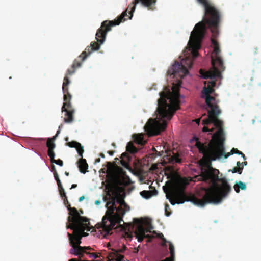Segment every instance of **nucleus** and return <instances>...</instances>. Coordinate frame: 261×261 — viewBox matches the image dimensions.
I'll return each instance as SVG.
<instances>
[{"label":"nucleus","instance_id":"f257e3e1","mask_svg":"<svg viewBox=\"0 0 261 261\" xmlns=\"http://www.w3.org/2000/svg\"><path fill=\"white\" fill-rule=\"evenodd\" d=\"M219 171L211 166L201 168L200 174L193 178H182L177 190L171 189L166 197L172 205L191 201L203 206L207 203H220L231 191L225 177L219 176Z\"/></svg>","mask_w":261,"mask_h":261},{"label":"nucleus","instance_id":"f03ea898","mask_svg":"<svg viewBox=\"0 0 261 261\" xmlns=\"http://www.w3.org/2000/svg\"><path fill=\"white\" fill-rule=\"evenodd\" d=\"M205 3H200L204 7V15L203 20L197 23L192 31L188 45L192 56V59L198 56L197 49L200 47V41L205 35L207 28H210L213 34L211 38L213 51L211 55L212 68L207 71L200 70V74L203 79H210L207 82L206 87H204L203 92L206 100V89L210 88L212 90L208 94L214 92V87L216 84L217 78H221V72L225 70L223 61L221 56V50L218 42L215 39L218 35V28L221 21V15L219 11L213 6L208 0H205Z\"/></svg>","mask_w":261,"mask_h":261},{"label":"nucleus","instance_id":"7ed1b4c3","mask_svg":"<svg viewBox=\"0 0 261 261\" xmlns=\"http://www.w3.org/2000/svg\"><path fill=\"white\" fill-rule=\"evenodd\" d=\"M210 88L206 89V103L207 105V117L202 120L204 125L203 131L204 132H213L215 128H209L205 125L213 124L218 128L217 131L212 136V138L208 143H203L196 139V146L199 149L200 153H202L204 157L210 161H215L220 159L223 156L227 159L231 154L230 152L225 153L224 147V133L223 129V122L219 119L221 114V110L218 106L220 100L216 97L209 95L212 92Z\"/></svg>","mask_w":261,"mask_h":261},{"label":"nucleus","instance_id":"20e7f679","mask_svg":"<svg viewBox=\"0 0 261 261\" xmlns=\"http://www.w3.org/2000/svg\"><path fill=\"white\" fill-rule=\"evenodd\" d=\"M181 81L178 80L173 84L172 91L166 87L160 92V97L158 100V108L156 111V117L154 119H149L145 124V130L150 135H158L167 127V120H170L175 111L179 108V89Z\"/></svg>","mask_w":261,"mask_h":261},{"label":"nucleus","instance_id":"39448f33","mask_svg":"<svg viewBox=\"0 0 261 261\" xmlns=\"http://www.w3.org/2000/svg\"><path fill=\"white\" fill-rule=\"evenodd\" d=\"M107 189L108 193L112 195V200L106 204L108 210L102 217V222L95 226L97 229H101L105 234H108L116 224H118V227L121 230H126L121 222L123 221V217L126 212L129 210V206L123 199L125 193L123 187L112 182L108 185Z\"/></svg>","mask_w":261,"mask_h":261},{"label":"nucleus","instance_id":"423d86ee","mask_svg":"<svg viewBox=\"0 0 261 261\" xmlns=\"http://www.w3.org/2000/svg\"><path fill=\"white\" fill-rule=\"evenodd\" d=\"M197 1L199 3H205V0ZM156 2V0H135V2L130 4L126 10L118 16L116 19L111 21H103L101 23V28L98 31L97 36L102 38L100 40H101V42H102L105 39L106 33L111 31L112 27L118 25L121 22L132 18L137 4L140 2L144 6L149 8L151 5L155 4Z\"/></svg>","mask_w":261,"mask_h":261},{"label":"nucleus","instance_id":"0eeeda50","mask_svg":"<svg viewBox=\"0 0 261 261\" xmlns=\"http://www.w3.org/2000/svg\"><path fill=\"white\" fill-rule=\"evenodd\" d=\"M101 28V26L97 30L96 34V39L97 40V42H92L90 43V46H88L85 48V51H83L78 57V58L75 59L71 68L67 70L66 75L64 78V82L62 85V91L64 94V100H71L72 97V96L68 90V86L70 83V81L69 78L67 77V75H70L73 74L75 71L76 68H79L81 66L82 63L85 60V59L89 55H90L92 51L98 50L100 48V44H102L105 41L106 38H105L103 41L101 42V40L100 39H102V38L97 36L98 31ZM108 32H107L106 34H107ZM106 36L107 34H106L105 37H106Z\"/></svg>","mask_w":261,"mask_h":261},{"label":"nucleus","instance_id":"6e6552de","mask_svg":"<svg viewBox=\"0 0 261 261\" xmlns=\"http://www.w3.org/2000/svg\"><path fill=\"white\" fill-rule=\"evenodd\" d=\"M66 206L70 215L68 217L69 224L67 226V228L73 229L77 227L82 230L85 225H90L89 220L86 217L81 216L76 208L71 207L69 203H67Z\"/></svg>","mask_w":261,"mask_h":261},{"label":"nucleus","instance_id":"1a4fd4ad","mask_svg":"<svg viewBox=\"0 0 261 261\" xmlns=\"http://www.w3.org/2000/svg\"><path fill=\"white\" fill-rule=\"evenodd\" d=\"M193 63V60L191 57H186L181 62H175L172 67L168 70L167 73L173 75V77L178 76L182 78L188 73V69L191 68Z\"/></svg>","mask_w":261,"mask_h":261},{"label":"nucleus","instance_id":"9d476101","mask_svg":"<svg viewBox=\"0 0 261 261\" xmlns=\"http://www.w3.org/2000/svg\"><path fill=\"white\" fill-rule=\"evenodd\" d=\"M70 100H64V102L62 107V112L66 113L65 117L64 119V121L66 123H71L74 119L73 115L75 111L71 104Z\"/></svg>","mask_w":261,"mask_h":261},{"label":"nucleus","instance_id":"9b49d317","mask_svg":"<svg viewBox=\"0 0 261 261\" xmlns=\"http://www.w3.org/2000/svg\"><path fill=\"white\" fill-rule=\"evenodd\" d=\"M83 229H80L77 227H75L73 229V236H72V239L74 243L77 246H80V244L81 243V239L82 238L81 236V232L84 231L85 230L87 231H90L91 229H93L94 227L93 226H90V225H85L83 227Z\"/></svg>","mask_w":261,"mask_h":261},{"label":"nucleus","instance_id":"f8f14e48","mask_svg":"<svg viewBox=\"0 0 261 261\" xmlns=\"http://www.w3.org/2000/svg\"><path fill=\"white\" fill-rule=\"evenodd\" d=\"M151 232V231L145 229L142 225H139L135 232L136 237L138 239V241L139 242H142L143 239L145 238H148L149 239H151L153 238V236H150L149 234H146V232Z\"/></svg>","mask_w":261,"mask_h":261},{"label":"nucleus","instance_id":"ddd939ff","mask_svg":"<svg viewBox=\"0 0 261 261\" xmlns=\"http://www.w3.org/2000/svg\"><path fill=\"white\" fill-rule=\"evenodd\" d=\"M164 161L170 164H175L181 163V159L179 158L178 153L172 152V155H171V152H169L167 153V155L164 157Z\"/></svg>","mask_w":261,"mask_h":261},{"label":"nucleus","instance_id":"4468645a","mask_svg":"<svg viewBox=\"0 0 261 261\" xmlns=\"http://www.w3.org/2000/svg\"><path fill=\"white\" fill-rule=\"evenodd\" d=\"M68 236L69 237V239L70 241V243L71 245L72 246V248L70 249V252L71 254H73L75 255L78 256H81V251L82 250V248L80 246H77L76 244L74 243L72 239V234L68 233Z\"/></svg>","mask_w":261,"mask_h":261},{"label":"nucleus","instance_id":"2eb2a0df","mask_svg":"<svg viewBox=\"0 0 261 261\" xmlns=\"http://www.w3.org/2000/svg\"><path fill=\"white\" fill-rule=\"evenodd\" d=\"M67 145L70 147L75 148L79 155L81 157H83V153L84 152V150L83 146H82L80 143L75 141H72L71 142H68Z\"/></svg>","mask_w":261,"mask_h":261},{"label":"nucleus","instance_id":"dca6fc26","mask_svg":"<svg viewBox=\"0 0 261 261\" xmlns=\"http://www.w3.org/2000/svg\"><path fill=\"white\" fill-rule=\"evenodd\" d=\"M77 163L79 170L81 173L85 174L87 172L88 165L85 159H83V157H81V159L77 161Z\"/></svg>","mask_w":261,"mask_h":261},{"label":"nucleus","instance_id":"f3484780","mask_svg":"<svg viewBox=\"0 0 261 261\" xmlns=\"http://www.w3.org/2000/svg\"><path fill=\"white\" fill-rule=\"evenodd\" d=\"M57 181V183L58 186L59 191L61 197L63 199L64 203L65 205H66L67 203H68V201L67 200V197L66 195V193L65 192L64 189L62 185L60 179H58Z\"/></svg>","mask_w":261,"mask_h":261},{"label":"nucleus","instance_id":"a211bd4d","mask_svg":"<svg viewBox=\"0 0 261 261\" xmlns=\"http://www.w3.org/2000/svg\"><path fill=\"white\" fill-rule=\"evenodd\" d=\"M46 146L48 147L47 154L49 157L55 156L54 149L55 148L56 145L55 143L51 141V139L48 138Z\"/></svg>","mask_w":261,"mask_h":261},{"label":"nucleus","instance_id":"6ab92c4d","mask_svg":"<svg viewBox=\"0 0 261 261\" xmlns=\"http://www.w3.org/2000/svg\"><path fill=\"white\" fill-rule=\"evenodd\" d=\"M111 257V260H115L116 261H123L124 256L119 253V251H114L113 252L110 254Z\"/></svg>","mask_w":261,"mask_h":261},{"label":"nucleus","instance_id":"aec40b11","mask_svg":"<svg viewBox=\"0 0 261 261\" xmlns=\"http://www.w3.org/2000/svg\"><path fill=\"white\" fill-rule=\"evenodd\" d=\"M126 150L127 152L132 154H134L138 151L137 148L134 146L133 142H129L127 143Z\"/></svg>","mask_w":261,"mask_h":261},{"label":"nucleus","instance_id":"412c9836","mask_svg":"<svg viewBox=\"0 0 261 261\" xmlns=\"http://www.w3.org/2000/svg\"><path fill=\"white\" fill-rule=\"evenodd\" d=\"M234 189L237 193L240 192V190H245L246 189V186L245 183L240 181L239 182L236 183L234 185Z\"/></svg>","mask_w":261,"mask_h":261},{"label":"nucleus","instance_id":"4be33fe9","mask_svg":"<svg viewBox=\"0 0 261 261\" xmlns=\"http://www.w3.org/2000/svg\"><path fill=\"white\" fill-rule=\"evenodd\" d=\"M135 141L139 144H143V137L141 134H135L133 136Z\"/></svg>","mask_w":261,"mask_h":261},{"label":"nucleus","instance_id":"5701e85b","mask_svg":"<svg viewBox=\"0 0 261 261\" xmlns=\"http://www.w3.org/2000/svg\"><path fill=\"white\" fill-rule=\"evenodd\" d=\"M152 192L151 191L144 190L140 192V195L146 199H148L152 196Z\"/></svg>","mask_w":261,"mask_h":261},{"label":"nucleus","instance_id":"b1692460","mask_svg":"<svg viewBox=\"0 0 261 261\" xmlns=\"http://www.w3.org/2000/svg\"><path fill=\"white\" fill-rule=\"evenodd\" d=\"M49 158L50 159V161L52 163H55L57 165H59L60 166H61V167L63 166V162L62 161V160H61L60 159L55 160L54 159L55 156H54L53 157H49Z\"/></svg>","mask_w":261,"mask_h":261},{"label":"nucleus","instance_id":"393cba45","mask_svg":"<svg viewBox=\"0 0 261 261\" xmlns=\"http://www.w3.org/2000/svg\"><path fill=\"white\" fill-rule=\"evenodd\" d=\"M231 153H232L233 154H238L239 155H241L242 156L244 160L246 159V158L245 154L241 151H239V150H238V149L233 148L231 150Z\"/></svg>","mask_w":261,"mask_h":261},{"label":"nucleus","instance_id":"a878e982","mask_svg":"<svg viewBox=\"0 0 261 261\" xmlns=\"http://www.w3.org/2000/svg\"><path fill=\"white\" fill-rule=\"evenodd\" d=\"M170 211V209L169 204H166L165 206V214L166 216H169L171 215V212Z\"/></svg>","mask_w":261,"mask_h":261},{"label":"nucleus","instance_id":"bb28decb","mask_svg":"<svg viewBox=\"0 0 261 261\" xmlns=\"http://www.w3.org/2000/svg\"><path fill=\"white\" fill-rule=\"evenodd\" d=\"M243 167H235L233 168V169L231 170L232 173H238L239 174H241L243 170Z\"/></svg>","mask_w":261,"mask_h":261},{"label":"nucleus","instance_id":"cd10ccee","mask_svg":"<svg viewBox=\"0 0 261 261\" xmlns=\"http://www.w3.org/2000/svg\"><path fill=\"white\" fill-rule=\"evenodd\" d=\"M51 171L53 172L54 177H55L56 180L60 179L59 177V176H58V174L57 173V171L56 170V168H55V167L54 165H53V166H52V170H51Z\"/></svg>","mask_w":261,"mask_h":261},{"label":"nucleus","instance_id":"c85d7f7f","mask_svg":"<svg viewBox=\"0 0 261 261\" xmlns=\"http://www.w3.org/2000/svg\"><path fill=\"white\" fill-rule=\"evenodd\" d=\"M82 250L81 251L82 256H83L84 253L87 254L88 253L86 252V250H91L92 248L88 246V247H82Z\"/></svg>","mask_w":261,"mask_h":261},{"label":"nucleus","instance_id":"c756f323","mask_svg":"<svg viewBox=\"0 0 261 261\" xmlns=\"http://www.w3.org/2000/svg\"><path fill=\"white\" fill-rule=\"evenodd\" d=\"M87 254H89L90 257H93L94 259H96L99 257L98 255L95 253H88Z\"/></svg>","mask_w":261,"mask_h":261},{"label":"nucleus","instance_id":"7c9ffc66","mask_svg":"<svg viewBox=\"0 0 261 261\" xmlns=\"http://www.w3.org/2000/svg\"><path fill=\"white\" fill-rule=\"evenodd\" d=\"M127 249V247L126 246L123 245V248L120 249H118L117 250H115V251H119V253H123Z\"/></svg>","mask_w":261,"mask_h":261},{"label":"nucleus","instance_id":"2f4dec72","mask_svg":"<svg viewBox=\"0 0 261 261\" xmlns=\"http://www.w3.org/2000/svg\"><path fill=\"white\" fill-rule=\"evenodd\" d=\"M252 53L253 55H256L258 54V49L257 47H254L252 50Z\"/></svg>","mask_w":261,"mask_h":261},{"label":"nucleus","instance_id":"473e14b6","mask_svg":"<svg viewBox=\"0 0 261 261\" xmlns=\"http://www.w3.org/2000/svg\"><path fill=\"white\" fill-rule=\"evenodd\" d=\"M157 237L162 239L163 241H164V243L167 242V241L166 240V239L164 238V236L163 233H160L157 234Z\"/></svg>","mask_w":261,"mask_h":261},{"label":"nucleus","instance_id":"72a5a7b5","mask_svg":"<svg viewBox=\"0 0 261 261\" xmlns=\"http://www.w3.org/2000/svg\"><path fill=\"white\" fill-rule=\"evenodd\" d=\"M112 163L110 162H107V167L108 170H110L111 169V168H112Z\"/></svg>","mask_w":261,"mask_h":261},{"label":"nucleus","instance_id":"f704fd0d","mask_svg":"<svg viewBox=\"0 0 261 261\" xmlns=\"http://www.w3.org/2000/svg\"><path fill=\"white\" fill-rule=\"evenodd\" d=\"M125 237L129 238H132V236L128 232H125Z\"/></svg>","mask_w":261,"mask_h":261},{"label":"nucleus","instance_id":"c9c22d12","mask_svg":"<svg viewBox=\"0 0 261 261\" xmlns=\"http://www.w3.org/2000/svg\"><path fill=\"white\" fill-rule=\"evenodd\" d=\"M88 235V233L85 232L84 231H83L81 232V236L82 237H86Z\"/></svg>","mask_w":261,"mask_h":261},{"label":"nucleus","instance_id":"e433bc0d","mask_svg":"<svg viewBox=\"0 0 261 261\" xmlns=\"http://www.w3.org/2000/svg\"><path fill=\"white\" fill-rule=\"evenodd\" d=\"M62 126V125H61L59 126V129L57 131V133L56 134V135H57V136H58V135L60 133V128Z\"/></svg>","mask_w":261,"mask_h":261},{"label":"nucleus","instance_id":"4c0bfd02","mask_svg":"<svg viewBox=\"0 0 261 261\" xmlns=\"http://www.w3.org/2000/svg\"><path fill=\"white\" fill-rule=\"evenodd\" d=\"M57 135H55V136H54L52 138H49L50 139H51V141L54 142V141L56 140V138L57 137Z\"/></svg>","mask_w":261,"mask_h":261},{"label":"nucleus","instance_id":"58836bf2","mask_svg":"<svg viewBox=\"0 0 261 261\" xmlns=\"http://www.w3.org/2000/svg\"><path fill=\"white\" fill-rule=\"evenodd\" d=\"M114 151L110 150L108 151V153L110 155H113L114 154Z\"/></svg>","mask_w":261,"mask_h":261},{"label":"nucleus","instance_id":"ea45409f","mask_svg":"<svg viewBox=\"0 0 261 261\" xmlns=\"http://www.w3.org/2000/svg\"><path fill=\"white\" fill-rule=\"evenodd\" d=\"M84 198H85L84 196H82L80 197L79 198V201L81 202L82 201H83L84 199Z\"/></svg>","mask_w":261,"mask_h":261},{"label":"nucleus","instance_id":"a19ab883","mask_svg":"<svg viewBox=\"0 0 261 261\" xmlns=\"http://www.w3.org/2000/svg\"><path fill=\"white\" fill-rule=\"evenodd\" d=\"M100 162V158H97L95 160V162H94V164H97V163H98Z\"/></svg>","mask_w":261,"mask_h":261},{"label":"nucleus","instance_id":"79ce46f5","mask_svg":"<svg viewBox=\"0 0 261 261\" xmlns=\"http://www.w3.org/2000/svg\"><path fill=\"white\" fill-rule=\"evenodd\" d=\"M139 247H137V248H134V253H137L139 251V249H138Z\"/></svg>","mask_w":261,"mask_h":261},{"label":"nucleus","instance_id":"37998d69","mask_svg":"<svg viewBox=\"0 0 261 261\" xmlns=\"http://www.w3.org/2000/svg\"><path fill=\"white\" fill-rule=\"evenodd\" d=\"M100 201H99V200H96V201H95V204L96 205H99V204H100Z\"/></svg>","mask_w":261,"mask_h":261},{"label":"nucleus","instance_id":"c03bdc74","mask_svg":"<svg viewBox=\"0 0 261 261\" xmlns=\"http://www.w3.org/2000/svg\"><path fill=\"white\" fill-rule=\"evenodd\" d=\"M77 187V185L76 184H73L72 186H71V189H72V188H75Z\"/></svg>","mask_w":261,"mask_h":261},{"label":"nucleus","instance_id":"a18cd8bd","mask_svg":"<svg viewBox=\"0 0 261 261\" xmlns=\"http://www.w3.org/2000/svg\"><path fill=\"white\" fill-rule=\"evenodd\" d=\"M99 155L102 158H105V155L103 153H100Z\"/></svg>","mask_w":261,"mask_h":261},{"label":"nucleus","instance_id":"49530a36","mask_svg":"<svg viewBox=\"0 0 261 261\" xmlns=\"http://www.w3.org/2000/svg\"><path fill=\"white\" fill-rule=\"evenodd\" d=\"M241 164L243 166L246 165L247 164V162L246 161H244V162L241 163Z\"/></svg>","mask_w":261,"mask_h":261},{"label":"nucleus","instance_id":"de8ad7c7","mask_svg":"<svg viewBox=\"0 0 261 261\" xmlns=\"http://www.w3.org/2000/svg\"><path fill=\"white\" fill-rule=\"evenodd\" d=\"M237 166H238V167H240V166L241 165H242V164H241V163H240V162H238L237 163Z\"/></svg>","mask_w":261,"mask_h":261},{"label":"nucleus","instance_id":"09e8293b","mask_svg":"<svg viewBox=\"0 0 261 261\" xmlns=\"http://www.w3.org/2000/svg\"><path fill=\"white\" fill-rule=\"evenodd\" d=\"M127 155V153L126 152L123 153L122 154V157L126 156Z\"/></svg>","mask_w":261,"mask_h":261},{"label":"nucleus","instance_id":"8fccbe9b","mask_svg":"<svg viewBox=\"0 0 261 261\" xmlns=\"http://www.w3.org/2000/svg\"><path fill=\"white\" fill-rule=\"evenodd\" d=\"M195 121L197 123L199 124L200 122V119H196Z\"/></svg>","mask_w":261,"mask_h":261},{"label":"nucleus","instance_id":"3c124183","mask_svg":"<svg viewBox=\"0 0 261 261\" xmlns=\"http://www.w3.org/2000/svg\"><path fill=\"white\" fill-rule=\"evenodd\" d=\"M69 261H77L76 258H72L70 259Z\"/></svg>","mask_w":261,"mask_h":261},{"label":"nucleus","instance_id":"603ef678","mask_svg":"<svg viewBox=\"0 0 261 261\" xmlns=\"http://www.w3.org/2000/svg\"><path fill=\"white\" fill-rule=\"evenodd\" d=\"M38 140H39V141H43V140H44L45 139L44 138H38L37 139Z\"/></svg>","mask_w":261,"mask_h":261},{"label":"nucleus","instance_id":"864d4df0","mask_svg":"<svg viewBox=\"0 0 261 261\" xmlns=\"http://www.w3.org/2000/svg\"><path fill=\"white\" fill-rule=\"evenodd\" d=\"M65 174L66 176H68L69 174V172H68L66 171V172H65Z\"/></svg>","mask_w":261,"mask_h":261},{"label":"nucleus","instance_id":"5fc2aeb1","mask_svg":"<svg viewBox=\"0 0 261 261\" xmlns=\"http://www.w3.org/2000/svg\"><path fill=\"white\" fill-rule=\"evenodd\" d=\"M80 213H81V214H83V210H80Z\"/></svg>","mask_w":261,"mask_h":261},{"label":"nucleus","instance_id":"6e6d98bb","mask_svg":"<svg viewBox=\"0 0 261 261\" xmlns=\"http://www.w3.org/2000/svg\"><path fill=\"white\" fill-rule=\"evenodd\" d=\"M153 233H155V234H156V232H155V231H154L153 232Z\"/></svg>","mask_w":261,"mask_h":261},{"label":"nucleus","instance_id":"4d7b16f0","mask_svg":"<svg viewBox=\"0 0 261 261\" xmlns=\"http://www.w3.org/2000/svg\"><path fill=\"white\" fill-rule=\"evenodd\" d=\"M215 96H217V94H215Z\"/></svg>","mask_w":261,"mask_h":261}]
</instances>
